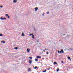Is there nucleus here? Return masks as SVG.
Segmentation results:
<instances>
[{
    "mask_svg": "<svg viewBox=\"0 0 73 73\" xmlns=\"http://www.w3.org/2000/svg\"><path fill=\"white\" fill-rule=\"evenodd\" d=\"M58 52L59 53H61V52H62V53H64V51H63V50L62 49L61 50V51H60L58 50Z\"/></svg>",
    "mask_w": 73,
    "mask_h": 73,
    "instance_id": "obj_1",
    "label": "nucleus"
},
{
    "mask_svg": "<svg viewBox=\"0 0 73 73\" xmlns=\"http://www.w3.org/2000/svg\"><path fill=\"white\" fill-rule=\"evenodd\" d=\"M0 19L1 20H6V18H3L2 17H1L0 18Z\"/></svg>",
    "mask_w": 73,
    "mask_h": 73,
    "instance_id": "obj_2",
    "label": "nucleus"
},
{
    "mask_svg": "<svg viewBox=\"0 0 73 73\" xmlns=\"http://www.w3.org/2000/svg\"><path fill=\"white\" fill-rule=\"evenodd\" d=\"M32 60H29V63L30 64H32Z\"/></svg>",
    "mask_w": 73,
    "mask_h": 73,
    "instance_id": "obj_3",
    "label": "nucleus"
},
{
    "mask_svg": "<svg viewBox=\"0 0 73 73\" xmlns=\"http://www.w3.org/2000/svg\"><path fill=\"white\" fill-rule=\"evenodd\" d=\"M35 11L37 12V10H38V7H35Z\"/></svg>",
    "mask_w": 73,
    "mask_h": 73,
    "instance_id": "obj_4",
    "label": "nucleus"
},
{
    "mask_svg": "<svg viewBox=\"0 0 73 73\" xmlns=\"http://www.w3.org/2000/svg\"><path fill=\"white\" fill-rule=\"evenodd\" d=\"M5 16H8L7 17L9 19V16H8V15L6 14L5 15Z\"/></svg>",
    "mask_w": 73,
    "mask_h": 73,
    "instance_id": "obj_5",
    "label": "nucleus"
},
{
    "mask_svg": "<svg viewBox=\"0 0 73 73\" xmlns=\"http://www.w3.org/2000/svg\"><path fill=\"white\" fill-rule=\"evenodd\" d=\"M36 58H41V57L40 56H37Z\"/></svg>",
    "mask_w": 73,
    "mask_h": 73,
    "instance_id": "obj_6",
    "label": "nucleus"
},
{
    "mask_svg": "<svg viewBox=\"0 0 73 73\" xmlns=\"http://www.w3.org/2000/svg\"><path fill=\"white\" fill-rule=\"evenodd\" d=\"M57 62H55L54 63V65H57Z\"/></svg>",
    "mask_w": 73,
    "mask_h": 73,
    "instance_id": "obj_7",
    "label": "nucleus"
},
{
    "mask_svg": "<svg viewBox=\"0 0 73 73\" xmlns=\"http://www.w3.org/2000/svg\"><path fill=\"white\" fill-rule=\"evenodd\" d=\"M30 51V49H27V52H29V51Z\"/></svg>",
    "mask_w": 73,
    "mask_h": 73,
    "instance_id": "obj_8",
    "label": "nucleus"
},
{
    "mask_svg": "<svg viewBox=\"0 0 73 73\" xmlns=\"http://www.w3.org/2000/svg\"><path fill=\"white\" fill-rule=\"evenodd\" d=\"M22 36H25V35L24 34V33H23L22 34Z\"/></svg>",
    "mask_w": 73,
    "mask_h": 73,
    "instance_id": "obj_9",
    "label": "nucleus"
},
{
    "mask_svg": "<svg viewBox=\"0 0 73 73\" xmlns=\"http://www.w3.org/2000/svg\"><path fill=\"white\" fill-rule=\"evenodd\" d=\"M17 2V0H14L13 1V3H16Z\"/></svg>",
    "mask_w": 73,
    "mask_h": 73,
    "instance_id": "obj_10",
    "label": "nucleus"
},
{
    "mask_svg": "<svg viewBox=\"0 0 73 73\" xmlns=\"http://www.w3.org/2000/svg\"><path fill=\"white\" fill-rule=\"evenodd\" d=\"M1 42V43H3H3H5V41L2 40Z\"/></svg>",
    "mask_w": 73,
    "mask_h": 73,
    "instance_id": "obj_11",
    "label": "nucleus"
},
{
    "mask_svg": "<svg viewBox=\"0 0 73 73\" xmlns=\"http://www.w3.org/2000/svg\"><path fill=\"white\" fill-rule=\"evenodd\" d=\"M15 49H16V50H17L18 49V48L17 47H15L14 48Z\"/></svg>",
    "mask_w": 73,
    "mask_h": 73,
    "instance_id": "obj_12",
    "label": "nucleus"
},
{
    "mask_svg": "<svg viewBox=\"0 0 73 73\" xmlns=\"http://www.w3.org/2000/svg\"><path fill=\"white\" fill-rule=\"evenodd\" d=\"M31 68H29V69H28V71L29 72H30L31 71Z\"/></svg>",
    "mask_w": 73,
    "mask_h": 73,
    "instance_id": "obj_13",
    "label": "nucleus"
},
{
    "mask_svg": "<svg viewBox=\"0 0 73 73\" xmlns=\"http://www.w3.org/2000/svg\"><path fill=\"white\" fill-rule=\"evenodd\" d=\"M46 72V70H45L44 71H43V72Z\"/></svg>",
    "mask_w": 73,
    "mask_h": 73,
    "instance_id": "obj_14",
    "label": "nucleus"
},
{
    "mask_svg": "<svg viewBox=\"0 0 73 73\" xmlns=\"http://www.w3.org/2000/svg\"><path fill=\"white\" fill-rule=\"evenodd\" d=\"M35 60L36 61H38V59H35Z\"/></svg>",
    "mask_w": 73,
    "mask_h": 73,
    "instance_id": "obj_15",
    "label": "nucleus"
},
{
    "mask_svg": "<svg viewBox=\"0 0 73 73\" xmlns=\"http://www.w3.org/2000/svg\"><path fill=\"white\" fill-rule=\"evenodd\" d=\"M37 67L36 66L35 67V68H34L35 69H37Z\"/></svg>",
    "mask_w": 73,
    "mask_h": 73,
    "instance_id": "obj_16",
    "label": "nucleus"
},
{
    "mask_svg": "<svg viewBox=\"0 0 73 73\" xmlns=\"http://www.w3.org/2000/svg\"><path fill=\"white\" fill-rule=\"evenodd\" d=\"M58 71H59V69L58 68L57 69L56 72H58Z\"/></svg>",
    "mask_w": 73,
    "mask_h": 73,
    "instance_id": "obj_17",
    "label": "nucleus"
},
{
    "mask_svg": "<svg viewBox=\"0 0 73 73\" xmlns=\"http://www.w3.org/2000/svg\"><path fill=\"white\" fill-rule=\"evenodd\" d=\"M48 50V49H44V52H45V50Z\"/></svg>",
    "mask_w": 73,
    "mask_h": 73,
    "instance_id": "obj_18",
    "label": "nucleus"
},
{
    "mask_svg": "<svg viewBox=\"0 0 73 73\" xmlns=\"http://www.w3.org/2000/svg\"><path fill=\"white\" fill-rule=\"evenodd\" d=\"M68 59H69V60H70V57H68Z\"/></svg>",
    "mask_w": 73,
    "mask_h": 73,
    "instance_id": "obj_19",
    "label": "nucleus"
},
{
    "mask_svg": "<svg viewBox=\"0 0 73 73\" xmlns=\"http://www.w3.org/2000/svg\"><path fill=\"white\" fill-rule=\"evenodd\" d=\"M29 58H30L31 59V60H32V57H29Z\"/></svg>",
    "mask_w": 73,
    "mask_h": 73,
    "instance_id": "obj_20",
    "label": "nucleus"
},
{
    "mask_svg": "<svg viewBox=\"0 0 73 73\" xmlns=\"http://www.w3.org/2000/svg\"><path fill=\"white\" fill-rule=\"evenodd\" d=\"M0 36H3V35H2V34H0Z\"/></svg>",
    "mask_w": 73,
    "mask_h": 73,
    "instance_id": "obj_21",
    "label": "nucleus"
},
{
    "mask_svg": "<svg viewBox=\"0 0 73 73\" xmlns=\"http://www.w3.org/2000/svg\"><path fill=\"white\" fill-rule=\"evenodd\" d=\"M46 54H48V52H46Z\"/></svg>",
    "mask_w": 73,
    "mask_h": 73,
    "instance_id": "obj_22",
    "label": "nucleus"
},
{
    "mask_svg": "<svg viewBox=\"0 0 73 73\" xmlns=\"http://www.w3.org/2000/svg\"><path fill=\"white\" fill-rule=\"evenodd\" d=\"M2 8L3 7V6H0V8Z\"/></svg>",
    "mask_w": 73,
    "mask_h": 73,
    "instance_id": "obj_23",
    "label": "nucleus"
},
{
    "mask_svg": "<svg viewBox=\"0 0 73 73\" xmlns=\"http://www.w3.org/2000/svg\"><path fill=\"white\" fill-rule=\"evenodd\" d=\"M49 11L47 13V14H49Z\"/></svg>",
    "mask_w": 73,
    "mask_h": 73,
    "instance_id": "obj_24",
    "label": "nucleus"
},
{
    "mask_svg": "<svg viewBox=\"0 0 73 73\" xmlns=\"http://www.w3.org/2000/svg\"><path fill=\"white\" fill-rule=\"evenodd\" d=\"M44 14H45V13H43L42 16H44Z\"/></svg>",
    "mask_w": 73,
    "mask_h": 73,
    "instance_id": "obj_25",
    "label": "nucleus"
},
{
    "mask_svg": "<svg viewBox=\"0 0 73 73\" xmlns=\"http://www.w3.org/2000/svg\"><path fill=\"white\" fill-rule=\"evenodd\" d=\"M32 37L33 38H35V37H34V36H32Z\"/></svg>",
    "mask_w": 73,
    "mask_h": 73,
    "instance_id": "obj_26",
    "label": "nucleus"
},
{
    "mask_svg": "<svg viewBox=\"0 0 73 73\" xmlns=\"http://www.w3.org/2000/svg\"><path fill=\"white\" fill-rule=\"evenodd\" d=\"M32 34H30V36H32Z\"/></svg>",
    "mask_w": 73,
    "mask_h": 73,
    "instance_id": "obj_27",
    "label": "nucleus"
},
{
    "mask_svg": "<svg viewBox=\"0 0 73 73\" xmlns=\"http://www.w3.org/2000/svg\"><path fill=\"white\" fill-rule=\"evenodd\" d=\"M32 35L33 36H34V35H33V34H32Z\"/></svg>",
    "mask_w": 73,
    "mask_h": 73,
    "instance_id": "obj_28",
    "label": "nucleus"
},
{
    "mask_svg": "<svg viewBox=\"0 0 73 73\" xmlns=\"http://www.w3.org/2000/svg\"><path fill=\"white\" fill-rule=\"evenodd\" d=\"M37 42H39V41L37 40Z\"/></svg>",
    "mask_w": 73,
    "mask_h": 73,
    "instance_id": "obj_29",
    "label": "nucleus"
},
{
    "mask_svg": "<svg viewBox=\"0 0 73 73\" xmlns=\"http://www.w3.org/2000/svg\"><path fill=\"white\" fill-rule=\"evenodd\" d=\"M63 62V61H62V62Z\"/></svg>",
    "mask_w": 73,
    "mask_h": 73,
    "instance_id": "obj_30",
    "label": "nucleus"
},
{
    "mask_svg": "<svg viewBox=\"0 0 73 73\" xmlns=\"http://www.w3.org/2000/svg\"><path fill=\"white\" fill-rule=\"evenodd\" d=\"M50 68H49V69H50Z\"/></svg>",
    "mask_w": 73,
    "mask_h": 73,
    "instance_id": "obj_31",
    "label": "nucleus"
}]
</instances>
